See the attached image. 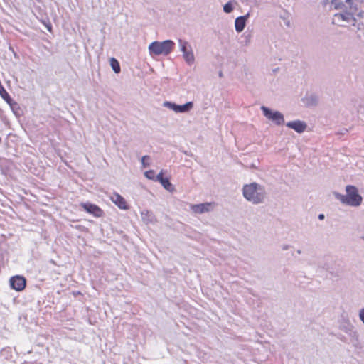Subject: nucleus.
Returning a JSON list of instances; mask_svg holds the SVG:
<instances>
[{
	"instance_id": "16",
	"label": "nucleus",
	"mask_w": 364,
	"mask_h": 364,
	"mask_svg": "<svg viewBox=\"0 0 364 364\" xmlns=\"http://www.w3.org/2000/svg\"><path fill=\"white\" fill-rule=\"evenodd\" d=\"M249 16H250V14H247L245 16H239L235 19V28L237 33H240L244 30V28L246 26L247 20L249 18Z\"/></svg>"
},
{
	"instance_id": "24",
	"label": "nucleus",
	"mask_w": 364,
	"mask_h": 364,
	"mask_svg": "<svg viewBox=\"0 0 364 364\" xmlns=\"http://www.w3.org/2000/svg\"><path fill=\"white\" fill-rule=\"evenodd\" d=\"M165 178H163V171H161L160 173L156 176L155 177V181H159V182H161L162 181H164Z\"/></svg>"
},
{
	"instance_id": "7",
	"label": "nucleus",
	"mask_w": 364,
	"mask_h": 364,
	"mask_svg": "<svg viewBox=\"0 0 364 364\" xmlns=\"http://www.w3.org/2000/svg\"><path fill=\"white\" fill-rule=\"evenodd\" d=\"M261 109L264 116L275 123L277 125H281L284 122V115L279 111L272 110L265 106H262Z\"/></svg>"
},
{
	"instance_id": "13",
	"label": "nucleus",
	"mask_w": 364,
	"mask_h": 364,
	"mask_svg": "<svg viewBox=\"0 0 364 364\" xmlns=\"http://www.w3.org/2000/svg\"><path fill=\"white\" fill-rule=\"evenodd\" d=\"M141 220L146 225L155 224L157 222V219L154 213L149 210H142L140 212Z\"/></svg>"
},
{
	"instance_id": "17",
	"label": "nucleus",
	"mask_w": 364,
	"mask_h": 364,
	"mask_svg": "<svg viewBox=\"0 0 364 364\" xmlns=\"http://www.w3.org/2000/svg\"><path fill=\"white\" fill-rule=\"evenodd\" d=\"M0 96L12 107V100L10 97L9 93L6 92V90L4 89V87L2 86V85H0Z\"/></svg>"
},
{
	"instance_id": "25",
	"label": "nucleus",
	"mask_w": 364,
	"mask_h": 364,
	"mask_svg": "<svg viewBox=\"0 0 364 364\" xmlns=\"http://www.w3.org/2000/svg\"><path fill=\"white\" fill-rule=\"evenodd\" d=\"M290 248V246L287 244L282 245V250H287Z\"/></svg>"
},
{
	"instance_id": "10",
	"label": "nucleus",
	"mask_w": 364,
	"mask_h": 364,
	"mask_svg": "<svg viewBox=\"0 0 364 364\" xmlns=\"http://www.w3.org/2000/svg\"><path fill=\"white\" fill-rule=\"evenodd\" d=\"M215 207V204L214 203H204L196 205H191V210L196 214H203L205 213H208L212 210Z\"/></svg>"
},
{
	"instance_id": "28",
	"label": "nucleus",
	"mask_w": 364,
	"mask_h": 364,
	"mask_svg": "<svg viewBox=\"0 0 364 364\" xmlns=\"http://www.w3.org/2000/svg\"><path fill=\"white\" fill-rule=\"evenodd\" d=\"M297 253H298V254H301V251L300 250H297Z\"/></svg>"
},
{
	"instance_id": "5",
	"label": "nucleus",
	"mask_w": 364,
	"mask_h": 364,
	"mask_svg": "<svg viewBox=\"0 0 364 364\" xmlns=\"http://www.w3.org/2000/svg\"><path fill=\"white\" fill-rule=\"evenodd\" d=\"M178 45L185 62L188 65H192L195 63V55L191 46L187 41L181 39L178 41Z\"/></svg>"
},
{
	"instance_id": "9",
	"label": "nucleus",
	"mask_w": 364,
	"mask_h": 364,
	"mask_svg": "<svg viewBox=\"0 0 364 364\" xmlns=\"http://www.w3.org/2000/svg\"><path fill=\"white\" fill-rule=\"evenodd\" d=\"M339 328L345 333L350 336H356L357 332L355 331V327L350 321L349 317L346 314H341L338 321Z\"/></svg>"
},
{
	"instance_id": "19",
	"label": "nucleus",
	"mask_w": 364,
	"mask_h": 364,
	"mask_svg": "<svg viewBox=\"0 0 364 364\" xmlns=\"http://www.w3.org/2000/svg\"><path fill=\"white\" fill-rule=\"evenodd\" d=\"M110 66L115 73H119L121 70L119 63L114 58L110 59Z\"/></svg>"
},
{
	"instance_id": "8",
	"label": "nucleus",
	"mask_w": 364,
	"mask_h": 364,
	"mask_svg": "<svg viewBox=\"0 0 364 364\" xmlns=\"http://www.w3.org/2000/svg\"><path fill=\"white\" fill-rule=\"evenodd\" d=\"M350 3H353L355 8L357 9V14L355 15H357L359 17H362L363 12L358 11V0H345V1H342L340 0H332L331 5L335 9L340 10L342 11H348L349 7L347 6V5L350 6Z\"/></svg>"
},
{
	"instance_id": "14",
	"label": "nucleus",
	"mask_w": 364,
	"mask_h": 364,
	"mask_svg": "<svg viewBox=\"0 0 364 364\" xmlns=\"http://www.w3.org/2000/svg\"><path fill=\"white\" fill-rule=\"evenodd\" d=\"M110 200L112 203H114L119 208L122 210H128L129 205H127V203L126 200L119 193H114L110 196Z\"/></svg>"
},
{
	"instance_id": "12",
	"label": "nucleus",
	"mask_w": 364,
	"mask_h": 364,
	"mask_svg": "<svg viewBox=\"0 0 364 364\" xmlns=\"http://www.w3.org/2000/svg\"><path fill=\"white\" fill-rule=\"evenodd\" d=\"M80 205L83 209L90 214L93 215L95 217L100 218L103 215V211L100 207L95 204L89 203H82Z\"/></svg>"
},
{
	"instance_id": "20",
	"label": "nucleus",
	"mask_w": 364,
	"mask_h": 364,
	"mask_svg": "<svg viewBox=\"0 0 364 364\" xmlns=\"http://www.w3.org/2000/svg\"><path fill=\"white\" fill-rule=\"evenodd\" d=\"M141 168H145L151 165V158L149 156H144L141 159Z\"/></svg>"
},
{
	"instance_id": "11",
	"label": "nucleus",
	"mask_w": 364,
	"mask_h": 364,
	"mask_svg": "<svg viewBox=\"0 0 364 364\" xmlns=\"http://www.w3.org/2000/svg\"><path fill=\"white\" fill-rule=\"evenodd\" d=\"M9 282L11 287L17 291H21L26 287V279L22 276H14L11 277Z\"/></svg>"
},
{
	"instance_id": "29",
	"label": "nucleus",
	"mask_w": 364,
	"mask_h": 364,
	"mask_svg": "<svg viewBox=\"0 0 364 364\" xmlns=\"http://www.w3.org/2000/svg\"><path fill=\"white\" fill-rule=\"evenodd\" d=\"M363 240H364V237H363Z\"/></svg>"
},
{
	"instance_id": "1",
	"label": "nucleus",
	"mask_w": 364,
	"mask_h": 364,
	"mask_svg": "<svg viewBox=\"0 0 364 364\" xmlns=\"http://www.w3.org/2000/svg\"><path fill=\"white\" fill-rule=\"evenodd\" d=\"M242 195L248 202L257 205L264 202L267 192L264 186L254 182L242 187Z\"/></svg>"
},
{
	"instance_id": "18",
	"label": "nucleus",
	"mask_w": 364,
	"mask_h": 364,
	"mask_svg": "<svg viewBox=\"0 0 364 364\" xmlns=\"http://www.w3.org/2000/svg\"><path fill=\"white\" fill-rule=\"evenodd\" d=\"M161 186L168 191L173 193L175 191L174 186L170 183L168 178H165L161 183Z\"/></svg>"
},
{
	"instance_id": "27",
	"label": "nucleus",
	"mask_w": 364,
	"mask_h": 364,
	"mask_svg": "<svg viewBox=\"0 0 364 364\" xmlns=\"http://www.w3.org/2000/svg\"><path fill=\"white\" fill-rule=\"evenodd\" d=\"M324 218V215L322 214H320V220H323Z\"/></svg>"
},
{
	"instance_id": "6",
	"label": "nucleus",
	"mask_w": 364,
	"mask_h": 364,
	"mask_svg": "<svg viewBox=\"0 0 364 364\" xmlns=\"http://www.w3.org/2000/svg\"><path fill=\"white\" fill-rule=\"evenodd\" d=\"M193 102H188L184 105H177L170 101H165L163 103V107L173 111L176 114L188 113L193 108Z\"/></svg>"
},
{
	"instance_id": "15",
	"label": "nucleus",
	"mask_w": 364,
	"mask_h": 364,
	"mask_svg": "<svg viewBox=\"0 0 364 364\" xmlns=\"http://www.w3.org/2000/svg\"><path fill=\"white\" fill-rule=\"evenodd\" d=\"M286 125L289 128L293 129L298 133H302L306 128V123L300 120L289 122Z\"/></svg>"
},
{
	"instance_id": "26",
	"label": "nucleus",
	"mask_w": 364,
	"mask_h": 364,
	"mask_svg": "<svg viewBox=\"0 0 364 364\" xmlns=\"http://www.w3.org/2000/svg\"><path fill=\"white\" fill-rule=\"evenodd\" d=\"M284 23H285V25L287 27H290V26H291V23H290V21L289 19H286L285 21H284Z\"/></svg>"
},
{
	"instance_id": "2",
	"label": "nucleus",
	"mask_w": 364,
	"mask_h": 364,
	"mask_svg": "<svg viewBox=\"0 0 364 364\" xmlns=\"http://www.w3.org/2000/svg\"><path fill=\"white\" fill-rule=\"evenodd\" d=\"M346 194L334 193L335 198L342 204L351 207H358L363 203V197L360 194L357 187L353 185H348L345 188Z\"/></svg>"
},
{
	"instance_id": "3",
	"label": "nucleus",
	"mask_w": 364,
	"mask_h": 364,
	"mask_svg": "<svg viewBox=\"0 0 364 364\" xmlns=\"http://www.w3.org/2000/svg\"><path fill=\"white\" fill-rule=\"evenodd\" d=\"M348 11H342L336 13L333 15L332 23L338 26H344L345 23H351L355 26L357 20L355 15L357 14V9L353 3H350Z\"/></svg>"
},
{
	"instance_id": "4",
	"label": "nucleus",
	"mask_w": 364,
	"mask_h": 364,
	"mask_svg": "<svg viewBox=\"0 0 364 364\" xmlns=\"http://www.w3.org/2000/svg\"><path fill=\"white\" fill-rule=\"evenodd\" d=\"M175 43L171 40L164 41H154L149 46V51L151 55H167L173 49Z\"/></svg>"
},
{
	"instance_id": "21",
	"label": "nucleus",
	"mask_w": 364,
	"mask_h": 364,
	"mask_svg": "<svg viewBox=\"0 0 364 364\" xmlns=\"http://www.w3.org/2000/svg\"><path fill=\"white\" fill-rule=\"evenodd\" d=\"M234 9V3L229 1L223 6V11L227 14L231 13Z\"/></svg>"
},
{
	"instance_id": "23",
	"label": "nucleus",
	"mask_w": 364,
	"mask_h": 364,
	"mask_svg": "<svg viewBox=\"0 0 364 364\" xmlns=\"http://www.w3.org/2000/svg\"><path fill=\"white\" fill-rule=\"evenodd\" d=\"M358 318L364 325V307H362L358 310Z\"/></svg>"
},
{
	"instance_id": "22",
	"label": "nucleus",
	"mask_w": 364,
	"mask_h": 364,
	"mask_svg": "<svg viewBox=\"0 0 364 364\" xmlns=\"http://www.w3.org/2000/svg\"><path fill=\"white\" fill-rule=\"evenodd\" d=\"M144 174L146 178H148L149 180L155 181L156 175H155V171L154 170H149L147 171H145Z\"/></svg>"
}]
</instances>
